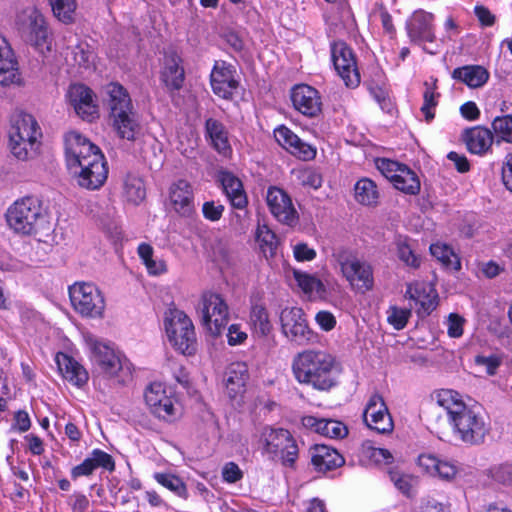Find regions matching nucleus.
I'll return each instance as SVG.
<instances>
[{
	"mask_svg": "<svg viewBox=\"0 0 512 512\" xmlns=\"http://www.w3.org/2000/svg\"><path fill=\"white\" fill-rule=\"evenodd\" d=\"M65 159L79 186L99 189L108 176L107 162L100 148L76 131L65 135Z\"/></svg>",
	"mask_w": 512,
	"mask_h": 512,
	"instance_id": "f257e3e1",
	"label": "nucleus"
},
{
	"mask_svg": "<svg viewBox=\"0 0 512 512\" xmlns=\"http://www.w3.org/2000/svg\"><path fill=\"white\" fill-rule=\"evenodd\" d=\"M436 403L442 407L453 435L469 446L481 445L489 434L490 426L477 405H468L455 390L441 389L435 393Z\"/></svg>",
	"mask_w": 512,
	"mask_h": 512,
	"instance_id": "f03ea898",
	"label": "nucleus"
},
{
	"mask_svg": "<svg viewBox=\"0 0 512 512\" xmlns=\"http://www.w3.org/2000/svg\"><path fill=\"white\" fill-rule=\"evenodd\" d=\"M335 359L326 351L307 349L292 360V373L296 381L317 391H329L336 386Z\"/></svg>",
	"mask_w": 512,
	"mask_h": 512,
	"instance_id": "7ed1b4c3",
	"label": "nucleus"
},
{
	"mask_svg": "<svg viewBox=\"0 0 512 512\" xmlns=\"http://www.w3.org/2000/svg\"><path fill=\"white\" fill-rule=\"evenodd\" d=\"M108 93L114 130L121 139L135 141L141 132V126L128 92L120 84L112 83Z\"/></svg>",
	"mask_w": 512,
	"mask_h": 512,
	"instance_id": "20e7f679",
	"label": "nucleus"
},
{
	"mask_svg": "<svg viewBox=\"0 0 512 512\" xmlns=\"http://www.w3.org/2000/svg\"><path fill=\"white\" fill-rule=\"evenodd\" d=\"M259 442L262 454L270 460H279L285 467L293 468L299 456L297 442L291 432L284 428L262 427Z\"/></svg>",
	"mask_w": 512,
	"mask_h": 512,
	"instance_id": "39448f33",
	"label": "nucleus"
},
{
	"mask_svg": "<svg viewBox=\"0 0 512 512\" xmlns=\"http://www.w3.org/2000/svg\"><path fill=\"white\" fill-rule=\"evenodd\" d=\"M8 227L20 235H32L38 231L45 218L42 201L35 196H26L9 206L5 214Z\"/></svg>",
	"mask_w": 512,
	"mask_h": 512,
	"instance_id": "423d86ee",
	"label": "nucleus"
},
{
	"mask_svg": "<svg viewBox=\"0 0 512 512\" xmlns=\"http://www.w3.org/2000/svg\"><path fill=\"white\" fill-rule=\"evenodd\" d=\"M41 135L35 118L30 114L21 115L9 132L11 153L22 161L32 158L36 154Z\"/></svg>",
	"mask_w": 512,
	"mask_h": 512,
	"instance_id": "0eeeda50",
	"label": "nucleus"
},
{
	"mask_svg": "<svg viewBox=\"0 0 512 512\" xmlns=\"http://www.w3.org/2000/svg\"><path fill=\"white\" fill-rule=\"evenodd\" d=\"M165 330L171 345L184 355L196 352L197 340L192 320L177 309L171 310L165 319Z\"/></svg>",
	"mask_w": 512,
	"mask_h": 512,
	"instance_id": "6e6552de",
	"label": "nucleus"
},
{
	"mask_svg": "<svg viewBox=\"0 0 512 512\" xmlns=\"http://www.w3.org/2000/svg\"><path fill=\"white\" fill-rule=\"evenodd\" d=\"M69 297L74 310L84 317L101 318L105 299L99 288L90 282H76L69 287Z\"/></svg>",
	"mask_w": 512,
	"mask_h": 512,
	"instance_id": "1a4fd4ad",
	"label": "nucleus"
},
{
	"mask_svg": "<svg viewBox=\"0 0 512 512\" xmlns=\"http://www.w3.org/2000/svg\"><path fill=\"white\" fill-rule=\"evenodd\" d=\"M197 312L201 317L202 325L212 336H219L228 324V305L217 293H204L198 304Z\"/></svg>",
	"mask_w": 512,
	"mask_h": 512,
	"instance_id": "9d476101",
	"label": "nucleus"
},
{
	"mask_svg": "<svg viewBox=\"0 0 512 512\" xmlns=\"http://www.w3.org/2000/svg\"><path fill=\"white\" fill-rule=\"evenodd\" d=\"M19 30L25 41L40 52L51 50L48 43L49 33L44 16L35 8L26 10L19 17Z\"/></svg>",
	"mask_w": 512,
	"mask_h": 512,
	"instance_id": "9b49d317",
	"label": "nucleus"
},
{
	"mask_svg": "<svg viewBox=\"0 0 512 512\" xmlns=\"http://www.w3.org/2000/svg\"><path fill=\"white\" fill-rule=\"evenodd\" d=\"M331 59L345 85L356 88L360 84V73L353 50L345 42L335 41L331 43Z\"/></svg>",
	"mask_w": 512,
	"mask_h": 512,
	"instance_id": "f8f14e48",
	"label": "nucleus"
},
{
	"mask_svg": "<svg viewBox=\"0 0 512 512\" xmlns=\"http://www.w3.org/2000/svg\"><path fill=\"white\" fill-rule=\"evenodd\" d=\"M282 333L290 341L299 345L313 340L314 334L309 328L304 311L299 307L285 308L280 314Z\"/></svg>",
	"mask_w": 512,
	"mask_h": 512,
	"instance_id": "ddd939ff",
	"label": "nucleus"
},
{
	"mask_svg": "<svg viewBox=\"0 0 512 512\" xmlns=\"http://www.w3.org/2000/svg\"><path fill=\"white\" fill-rule=\"evenodd\" d=\"M144 399L150 412L157 418L169 422L176 419L177 409L174 405V399L167 395L162 383H151L144 392Z\"/></svg>",
	"mask_w": 512,
	"mask_h": 512,
	"instance_id": "4468645a",
	"label": "nucleus"
},
{
	"mask_svg": "<svg viewBox=\"0 0 512 512\" xmlns=\"http://www.w3.org/2000/svg\"><path fill=\"white\" fill-rule=\"evenodd\" d=\"M363 420L368 428L380 434L390 433L394 428L387 405L379 393L370 396L363 411Z\"/></svg>",
	"mask_w": 512,
	"mask_h": 512,
	"instance_id": "2eb2a0df",
	"label": "nucleus"
},
{
	"mask_svg": "<svg viewBox=\"0 0 512 512\" xmlns=\"http://www.w3.org/2000/svg\"><path fill=\"white\" fill-rule=\"evenodd\" d=\"M87 344L92 353L93 361L107 377H117L119 373L125 372L121 357L108 344L91 337L88 338Z\"/></svg>",
	"mask_w": 512,
	"mask_h": 512,
	"instance_id": "dca6fc26",
	"label": "nucleus"
},
{
	"mask_svg": "<svg viewBox=\"0 0 512 512\" xmlns=\"http://www.w3.org/2000/svg\"><path fill=\"white\" fill-rule=\"evenodd\" d=\"M236 70L233 65L225 61H216L210 74L212 91L218 97L232 100L235 91L239 87V81L235 78Z\"/></svg>",
	"mask_w": 512,
	"mask_h": 512,
	"instance_id": "f3484780",
	"label": "nucleus"
},
{
	"mask_svg": "<svg viewBox=\"0 0 512 512\" xmlns=\"http://www.w3.org/2000/svg\"><path fill=\"white\" fill-rule=\"evenodd\" d=\"M267 205L271 214L281 223L294 226L298 222V213L290 196L281 188L269 187L266 195Z\"/></svg>",
	"mask_w": 512,
	"mask_h": 512,
	"instance_id": "a211bd4d",
	"label": "nucleus"
},
{
	"mask_svg": "<svg viewBox=\"0 0 512 512\" xmlns=\"http://www.w3.org/2000/svg\"><path fill=\"white\" fill-rule=\"evenodd\" d=\"M290 98L293 107L302 115L315 118L322 112V99L318 90L307 84L295 85Z\"/></svg>",
	"mask_w": 512,
	"mask_h": 512,
	"instance_id": "6ab92c4d",
	"label": "nucleus"
},
{
	"mask_svg": "<svg viewBox=\"0 0 512 512\" xmlns=\"http://www.w3.org/2000/svg\"><path fill=\"white\" fill-rule=\"evenodd\" d=\"M276 141L291 154L304 161L312 160L316 156V149L304 142L291 129L281 125L274 130Z\"/></svg>",
	"mask_w": 512,
	"mask_h": 512,
	"instance_id": "aec40b11",
	"label": "nucleus"
},
{
	"mask_svg": "<svg viewBox=\"0 0 512 512\" xmlns=\"http://www.w3.org/2000/svg\"><path fill=\"white\" fill-rule=\"evenodd\" d=\"M92 94V90L83 84L71 85L67 93L77 115L88 121H92L98 113Z\"/></svg>",
	"mask_w": 512,
	"mask_h": 512,
	"instance_id": "412c9836",
	"label": "nucleus"
},
{
	"mask_svg": "<svg viewBox=\"0 0 512 512\" xmlns=\"http://www.w3.org/2000/svg\"><path fill=\"white\" fill-rule=\"evenodd\" d=\"M434 15L424 10L415 11L411 20L407 24L408 35L413 42H433L434 33Z\"/></svg>",
	"mask_w": 512,
	"mask_h": 512,
	"instance_id": "4be33fe9",
	"label": "nucleus"
},
{
	"mask_svg": "<svg viewBox=\"0 0 512 512\" xmlns=\"http://www.w3.org/2000/svg\"><path fill=\"white\" fill-rule=\"evenodd\" d=\"M218 181L233 208L243 210L247 207V194L242 181L238 177L229 171H221L218 175Z\"/></svg>",
	"mask_w": 512,
	"mask_h": 512,
	"instance_id": "5701e85b",
	"label": "nucleus"
},
{
	"mask_svg": "<svg viewBox=\"0 0 512 512\" xmlns=\"http://www.w3.org/2000/svg\"><path fill=\"white\" fill-rule=\"evenodd\" d=\"M19 81L17 59L7 40L0 36V85L9 86Z\"/></svg>",
	"mask_w": 512,
	"mask_h": 512,
	"instance_id": "b1692460",
	"label": "nucleus"
},
{
	"mask_svg": "<svg viewBox=\"0 0 512 512\" xmlns=\"http://www.w3.org/2000/svg\"><path fill=\"white\" fill-rule=\"evenodd\" d=\"M169 199L178 214L188 216L192 213L194 194L188 181L180 179L174 182L169 189Z\"/></svg>",
	"mask_w": 512,
	"mask_h": 512,
	"instance_id": "393cba45",
	"label": "nucleus"
},
{
	"mask_svg": "<svg viewBox=\"0 0 512 512\" xmlns=\"http://www.w3.org/2000/svg\"><path fill=\"white\" fill-rule=\"evenodd\" d=\"M311 463L317 471L327 472L342 466L345 459L336 449L316 444L311 448Z\"/></svg>",
	"mask_w": 512,
	"mask_h": 512,
	"instance_id": "a878e982",
	"label": "nucleus"
},
{
	"mask_svg": "<svg viewBox=\"0 0 512 512\" xmlns=\"http://www.w3.org/2000/svg\"><path fill=\"white\" fill-rule=\"evenodd\" d=\"M342 274L352 286L363 292L373 288V270L371 265L365 261L359 259L353 261V264L345 267V272Z\"/></svg>",
	"mask_w": 512,
	"mask_h": 512,
	"instance_id": "bb28decb",
	"label": "nucleus"
},
{
	"mask_svg": "<svg viewBox=\"0 0 512 512\" xmlns=\"http://www.w3.org/2000/svg\"><path fill=\"white\" fill-rule=\"evenodd\" d=\"M463 140L471 153L483 155L490 150L494 135L488 128L475 126L465 129Z\"/></svg>",
	"mask_w": 512,
	"mask_h": 512,
	"instance_id": "cd10ccee",
	"label": "nucleus"
},
{
	"mask_svg": "<svg viewBox=\"0 0 512 512\" xmlns=\"http://www.w3.org/2000/svg\"><path fill=\"white\" fill-rule=\"evenodd\" d=\"M205 137L219 154L227 156L232 152L228 139V131L224 124L219 120L214 118L206 119Z\"/></svg>",
	"mask_w": 512,
	"mask_h": 512,
	"instance_id": "c85d7f7f",
	"label": "nucleus"
},
{
	"mask_svg": "<svg viewBox=\"0 0 512 512\" xmlns=\"http://www.w3.org/2000/svg\"><path fill=\"white\" fill-rule=\"evenodd\" d=\"M249 379L248 368L244 362L230 364L226 371L225 385L230 398L245 391V385Z\"/></svg>",
	"mask_w": 512,
	"mask_h": 512,
	"instance_id": "c756f323",
	"label": "nucleus"
},
{
	"mask_svg": "<svg viewBox=\"0 0 512 512\" xmlns=\"http://www.w3.org/2000/svg\"><path fill=\"white\" fill-rule=\"evenodd\" d=\"M56 359L59 370L67 381L77 387L87 383L89 378L87 371L74 358L61 353Z\"/></svg>",
	"mask_w": 512,
	"mask_h": 512,
	"instance_id": "7c9ffc66",
	"label": "nucleus"
},
{
	"mask_svg": "<svg viewBox=\"0 0 512 512\" xmlns=\"http://www.w3.org/2000/svg\"><path fill=\"white\" fill-rule=\"evenodd\" d=\"M452 78L470 88H479L488 81L489 72L480 65H465L455 68L452 72Z\"/></svg>",
	"mask_w": 512,
	"mask_h": 512,
	"instance_id": "2f4dec72",
	"label": "nucleus"
},
{
	"mask_svg": "<svg viewBox=\"0 0 512 512\" xmlns=\"http://www.w3.org/2000/svg\"><path fill=\"white\" fill-rule=\"evenodd\" d=\"M181 60L176 56H172L166 60L161 79L170 91L180 90L183 86L185 73L183 67L180 66Z\"/></svg>",
	"mask_w": 512,
	"mask_h": 512,
	"instance_id": "473e14b6",
	"label": "nucleus"
},
{
	"mask_svg": "<svg viewBox=\"0 0 512 512\" xmlns=\"http://www.w3.org/2000/svg\"><path fill=\"white\" fill-rule=\"evenodd\" d=\"M249 324L254 334L259 337L267 336L270 333L272 325L268 311L263 304L255 303L251 306Z\"/></svg>",
	"mask_w": 512,
	"mask_h": 512,
	"instance_id": "72a5a7b5",
	"label": "nucleus"
},
{
	"mask_svg": "<svg viewBox=\"0 0 512 512\" xmlns=\"http://www.w3.org/2000/svg\"><path fill=\"white\" fill-rule=\"evenodd\" d=\"M294 278L301 288V290L310 296H317L319 298H324L327 295V290L323 282L315 277L314 275H310L301 271H294Z\"/></svg>",
	"mask_w": 512,
	"mask_h": 512,
	"instance_id": "f704fd0d",
	"label": "nucleus"
},
{
	"mask_svg": "<svg viewBox=\"0 0 512 512\" xmlns=\"http://www.w3.org/2000/svg\"><path fill=\"white\" fill-rule=\"evenodd\" d=\"M394 187L405 194L416 195L420 191V180L416 173L406 165L394 176Z\"/></svg>",
	"mask_w": 512,
	"mask_h": 512,
	"instance_id": "c9c22d12",
	"label": "nucleus"
},
{
	"mask_svg": "<svg viewBox=\"0 0 512 512\" xmlns=\"http://www.w3.org/2000/svg\"><path fill=\"white\" fill-rule=\"evenodd\" d=\"M430 253L447 269L459 270L461 268V262L458 255L446 244H431Z\"/></svg>",
	"mask_w": 512,
	"mask_h": 512,
	"instance_id": "e433bc0d",
	"label": "nucleus"
},
{
	"mask_svg": "<svg viewBox=\"0 0 512 512\" xmlns=\"http://www.w3.org/2000/svg\"><path fill=\"white\" fill-rule=\"evenodd\" d=\"M355 198L363 205H374L377 203L379 193L376 184L368 179L363 178L356 182L355 187Z\"/></svg>",
	"mask_w": 512,
	"mask_h": 512,
	"instance_id": "4c0bfd02",
	"label": "nucleus"
},
{
	"mask_svg": "<svg viewBox=\"0 0 512 512\" xmlns=\"http://www.w3.org/2000/svg\"><path fill=\"white\" fill-rule=\"evenodd\" d=\"M53 15L64 24L74 22L75 10L77 7L75 0H48Z\"/></svg>",
	"mask_w": 512,
	"mask_h": 512,
	"instance_id": "58836bf2",
	"label": "nucleus"
},
{
	"mask_svg": "<svg viewBox=\"0 0 512 512\" xmlns=\"http://www.w3.org/2000/svg\"><path fill=\"white\" fill-rule=\"evenodd\" d=\"M124 194L129 202L139 204L146 195L142 179L134 175H127L124 181Z\"/></svg>",
	"mask_w": 512,
	"mask_h": 512,
	"instance_id": "ea45409f",
	"label": "nucleus"
},
{
	"mask_svg": "<svg viewBox=\"0 0 512 512\" xmlns=\"http://www.w3.org/2000/svg\"><path fill=\"white\" fill-rule=\"evenodd\" d=\"M154 479L175 495L183 499L188 498L187 487L180 477L169 473H155Z\"/></svg>",
	"mask_w": 512,
	"mask_h": 512,
	"instance_id": "a19ab883",
	"label": "nucleus"
},
{
	"mask_svg": "<svg viewBox=\"0 0 512 512\" xmlns=\"http://www.w3.org/2000/svg\"><path fill=\"white\" fill-rule=\"evenodd\" d=\"M398 258L407 266L417 269L420 267L421 258L417 255L409 243L408 238L398 237L396 240Z\"/></svg>",
	"mask_w": 512,
	"mask_h": 512,
	"instance_id": "79ce46f5",
	"label": "nucleus"
},
{
	"mask_svg": "<svg viewBox=\"0 0 512 512\" xmlns=\"http://www.w3.org/2000/svg\"><path fill=\"white\" fill-rule=\"evenodd\" d=\"M256 239L265 255H267V253H269L270 256L275 254L278 243L277 237L267 226L263 225L258 227Z\"/></svg>",
	"mask_w": 512,
	"mask_h": 512,
	"instance_id": "37998d69",
	"label": "nucleus"
},
{
	"mask_svg": "<svg viewBox=\"0 0 512 512\" xmlns=\"http://www.w3.org/2000/svg\"><path fill=\"white\" fill-rule=\"evenodd\" d=\"M411 315V308H399L397 306H391L387 311V321L396 330H402L406 327Z\"/></svg>",
	"mask_w": 512,
	"mask_h": 512,
	"instance_id": "c03bdc74",
	"label": "nucleus"
},
{
	"mask_svg": "<svg viewBox=\"0 0 512 512\" xmlns=\"http://www.w3.org/2000/svg\"><path fill=\"white\" fill-rule=\"evenodd\" d=\"M319 425L320 430L318 434L329 438H342L348 433L347 427L337 420L322 419Z\"/></svg>",
	"mask_w": 512,
	"mask_h": 512,
	"instance_id": "a18cd8bd",
	"label": "nucleus"
},
{
	"mask_svg": "<svg viewBox=\"0 0 512 512\" xmlns=\"http://www.w3.org/2000/svg\"><path fill=\"white\" fill-rule=\"evenodd\" d=\"M492 128L502 141L512 143V115L496 117L492 122Z\"/></svg>",
	"mask_w": 512,
	"mask_h": 512,
	"instance_id": "49530a36",
	"label": "nucleus"
},
{
	"mask_svg": "<svg viewBox=\"0 0 512 512\" xmlns=\"http://www.w3.org/2000/svg\"><path fill=\"white\" fill-rule=\"evenodd\" d=\"M425 85L427 87L423 93V105L421 107V112L424 114L425 120L430 122L434 119L435 114L432 110L437 106L440 94L435 92V86L430 87L427 82Z\"/></svg>",
	"mask_w": 512,
	"mask_h": 512,
	"instance_id": "de8ad7c7",
	"label": "nucleus"
},
{
	"mask_svg": "<svg viewBox=\"0 0 512 512\" xmlns=\"http://www.w3.org/2000/svg\"><path fill=\"white\" fill-rule=\"evenodd\" d=\"M87 458L88 460H91L93 471L97 468H103L109 472H113L115 470V461L113 457L101 449H93Z\"/></svg>",
	"mask_w": 512,
	"mask_h": 512,
	"instance_id": "09e8293b",
	"label": "nucleus"
},
{
	"mask_svg": "<svg viewBox=\"0 0 512 512\" xmlns=\"http://www.w3.org/2000/svg\"><path fill=\"white\" fill-rule=\"evenodd\" d=\"M87 458L88 460H91L93 471L97 468H103L109 472H113L115 470V461L113 457L101 449H93Z\"/></svg>",
	"mask_w": 512,
	"mask_h": 512,
	"instance_id": "8fccbe9b",
	"label": "nucleus"
},
{
	"mask_svg": "<svg viewBox=\"0 0 512 512\" xmlns=\"http://www.w3.org/2000/svg\"><path fill=\"white\" fill-rule=\"evenodd\" d=\"M74 62L79 67L89 68L93 63V52L87 43H79L72 49Z\"/></svg>",
	"mask_w": 512,
	"mask_h": 512,
	"instance_id": "3c124183",
	"label": "nucleus"
},
{
	"mask_svg": "<svg viewBox=\"0 0 512 512\" xmlns=\"http://www.w3.org/2000/svg\"><path fill=\"white\" fill-rule=\"evenodd\" d=\"M376 166L385 178L393 182L394 176L398 175L404 164H400L399 162L390 159L380 158L377 159Z\"/></svg>",
	"mask_w": 512,
	"mask_h": 512,
	"instance_id": "603ef678",
	"label": "nucleus"
},
{
	"mask_svg": "<svg viewBox=\"0 0 512 512\" xmlns=\"http://www.w3.org/2000/svg\"><path fill=\"white\" fill-rule=\"evenodd\" d=\"M491 477L498 483L512 485V463H503L490 470Z\"/></svg>",
	"mask_w": 512,
	"mask_h": 512,
	"instance_id": "864d4df0",
	"label": "nucleus"
},
{
	"mask_svg": "<svg viewBox=\"0 0 512 512\" xmlns=\"http://www.w3.org/2000/svg\"><path fill=\"white\" fill-rule=\"evenodd\" d=\"M390 480L394 486L404 495L409 496L411 491V478L395 469L388 471Z\"/></svg>",
	"mask_w": 512,
	"mask_h": 512,
	"instance_id": "5fc2aeb1",
	"label": "nucleus"
},
{
	"mask_svg": "<svg viewBox=\"0 0 512 512\" xmlns=\"http://www.w3.org/2000/svg\"><path fill=\"white\" fill-rule=\"evenodd\" d=\"M225 208L224 205L213 200L206 201L202 205V214L206 220L216 222L221 219Z\"/></svg>",
	"mask_w": 512,
	"mask_h": 512,
	"instance_id": "6e6d98bb",
	"label": "nucleus"
},
{
	"mask_svg": "<svg viewBox=\"0 0 512 512\" xmlns=\"http://www.w3.org/2000/svg\"><path fill=\"white\" fill-rule=\"evenodd\" d=\"M465 319L456 313H451L447 321V333L451 338H459L463 335Z\"/></svg>",
	"mask_w": 512,
	"mask_h": 512,
	"instance_id": "4d7b16f0",
	"label": "nucleus"
},
{
	"mask_svg": "<svg viewBox=\"0 0 512 512\" xmlns=\"http://www.w3.org/2000/svg\"><path fill=\"white\" fill-rule=\"evenodd\" d=\"M475 363L480 366H484L486 368V372L488 375H495L497 369L501 365V359L497 355H477L475 357Z\"/></svg>",
	"mask_w": 512,
	"mask_h": 512,
	"instance_id": "13d9d810",
	"label": "nucleus"
},
{
	"mask_svg": "<svg viewBox=\"0 0 512 512\" xmlns=\"http://www.w3.org/2000/svg\"><path fill=\"white\" fill-rule=\"evenodd\" d=\"M68 504L72 512H88L90 501L88 497L81 492H74L68 499Z\"/></svg>",
	"mask_w": 512,
	"mask_h": 512,
	"instance_id": "bf43d9fd",
	"label": "nucleus"
},
{
	"mask_svg": "<svg viewBox=\"0 0 512 512\" xmlns=\"http://www.w3.org/2000/svg\"><path fill=\"white\" fill-rule=\"evenodd\" d=\"M440 459L432 454H421L418 456L417 463L425 472L434 476Z\"/></svg>",
	"mask_w": 512,
	"mask_h": 512,
	"instance_id": "052dcab7",
	"label": "nucleus"
},
{
	"mask_svg": "<svg viewBox=\"0 0 512 512\" xmlns=\"http://www.w3.org/2000/svg\"><path fill=\"white\" fill-rule=\"evenodd\" d=\"M457 471V467L453 463L446 460H440L434 476H438L443 480H450L455 477Z\"/></svg>",
	"mask_w": 512,
	"mask_h": 512,
	"instance_id": "680f3d73",
	"label": "nucleus"
},
{
	"mask_svg": "<svg viewBox=\"0 0 512 512\" xmlns=\"http://www.w3.org/2000/svg\"><path fill=\"white\" fill-rule=\"evenodd\" d=\"M222 476L226 482L235 483L243 477V473L236 463L229 462L223 467Z\"/></svg>",
	"mask_w": 512,
	"mask_h": 512,
	"instance_id": "e2e57ef3",
	"label": "nucleus"
},
{
	"mask_svg": "<svg viewBox=\"0 0 512 512\" xmlns=\"http://www.w3.org/2000/svg\"><path fill=\"white\" fill-rule=\"evenodd\" d=\"M294 257L297 261H312L316 257V251L306 243H298L293 248Z\"/></svg>",
	"mask_w": 512,
	"mask_h": 512,
	"instance_id": "0e129e2a",
	"label": "nucleus"
},
{
	"mask_svg": "<svg viewBox=\"0 0 512 512\" xmlns=\"http://www.w3.org/2000/svg\"><path fill=\"white\" fill-rule=\"evenodd\" d=\"M247 339V333L240 329L239 324H232L228 328L227 341L230 346L242 344Z\"/></svg>",
	"mask_w": 512,
	"mask_h": 512,
	"instance_id": "69168bd1",
	"label": "nucleus"
},
{
	"mask_svg": "<svg viewBox=\"0 0 512 512\" xmlns=\"http://www.w3.org/2000/svg\"><path fill=\"white\" fill-rule=\"evenodd\" d=\"M301 182L303 186L318 189L322 185V176L315 170H307L302 173Z\"/></svg>",
	"mask_w": 512,
	"mask_h": 512,
	"instance_id": "338daca9",
	"label": "nucleus"
},
{
	"mask_svg": "<svg viewBox=\"0 0 512 512\" xmlns=\"http://www.w3.org/2000/svg\"><path fill=\"white\" fill-rule=\"evenodd\" d=\"M417 512H451L450 508L435 500V499H428L425 501H422Z\"/></svg>",
	"mask_w": 512,
	"mask_h": 512,
	"instance_id": "774afa93",
	"label": "nucleus"
}]
</instances>
